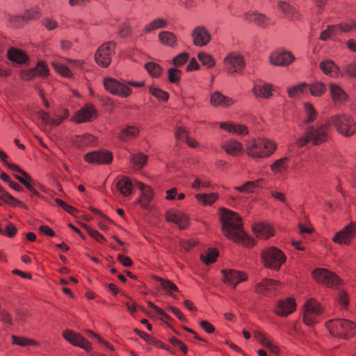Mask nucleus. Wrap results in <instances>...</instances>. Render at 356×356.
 I'll return each mask as SVG.
<instances>
[{"label": "nucleus", "mask_w": 356, "mask_h": 356, "mask_svg": "<svg viewBox=\"0 0 356 356\" xmlns=\"http://www.w3.org/2000/svg\"><path fill=\"white\" fill-rule=\"evenodd\" d=\"M191 37L193 44L199 47L207 45L211 40V33L204 26L195 27L191 33Z\"/></svg>", "instance_id": "obj_16"}, {"label": "nucleus", "mask_w": 356, "mask_h": 356, "mask_svg": "<svg viewBox=\"0 0 356 356\" xmlns=\"http://www.w3.org/2000/svg\"><path fill=\"white\" fill-rule=\"evenodd\" d=\"M51 117L49 113L40 110L38 112V118L46 126L58 127L70 116L69 110L66 108L59 106L53 113Z\"/></svg>", "instance_id": "obj_8"}, {"label": "nucleus", "mask_w": 356, "mask_h": 356, "mask_svg": "<svg viewBox=\"0 0 356 356\" xmlns=\"http://www.w3.org/2000/svg\"><path fill=\"white\" fill-rule=\"evenodd\" d=\"M337 33V26L335 25L328 26L327 28L321 33L319 39L322 41H326L332 36L336 35Z\"/></svg>", "instance_id": "obj_55"}, {"label": "nucleus", "mask_w": 356, "mask_h": 356, "mask_svg": "<svg viewBox=\"0 0 356 356\" xmlns=\"http://www.w3.org/2000/svg\"><path fill=\"white\" fill-rule=\"evenodd\" d=\"M199 203L204 206L212 205L218 199V194L211 193L209 194L199 193L195 195Z\"/></svg>", "instance_id": "obj_41"}, {"label": "nucleus", "mask_w": 356, "mask_h": 356, "mask_svg": "<svg viewBox=\"0 0 356 356\" xmlns=\"http://www.w3.org/2000/svg\"><path fill=\"white\" fill-rule=\"evenodd\" d=\"M220 219L223 234L229 239L244 243L246 240H250L243 229L242 219L236 213L222 208L220 209Z\"/></svg>", "instance_id": "obj_1"}, {"label": "nucleus", "mask_w": 356, "mask_h": 356, "mask_svg": "<svg viewBox=\"0 0 356 356\" xmlns=\"http://www.w3.org/2000/svg\"><path fill=\"white\" fill-rule=\"evenodd\" d=\"M49 70L47 65L43 62H38L35 68L29 70L24 74H22V78L25 81H29L35 76L45 77L48 75Z\"/></svg>", "instance_id": "obj_29"}, {"label": "nucleus", "mask_w": 356, "mask_h": 356, "mask_svg": "<svg viewBox=\"0 0 356 356\" xmlns=\"http://www.w3.org/2000/svg\"><path fill=\"white\" fill-rule=\"evenodd\" d=\"M261 257L264 266L275 270H278L286 261L284 252L275 247L265 248L261 253Z\"/></svg>", "instance_id": "obj_6"}, {"label": "nucleus", "mask_w": 356, "mask_h": 356, "mask_svg": "<svg viewBox=\"0 0 356 356\" xmlns=\"http://www.w3.org/2000/svg\"><path fill=\"white\" fill-rule=\"evenodd\" d=\"M19 173L21 175H15V177L30 191L31 198L33 196L42 197L38 190L44 191V186L38 181L33 180L24 170L22 169Z\"/></svg>", "instance_id": "obj_11"}, {"label": "nucleus", "mask_w": 356, "mask_h": 356, "mask_svg": "<svg viewBox=\"0 0 356 356\" xmlns=\"http://www.w3.org/2000/svg\"><path fill=\"white\" fill-rule=\"evenodd\" d=\"M221 147L227 154H229L232 156H237L241 154L243 152L242 143L234 139H230L224 142L221 145Z\"/></svg>", "instance_id": "obj_26"}, {"label": "nucleus", "mask_w": 356, "mask_h": 356, "mask_svg": "<svg viewBox=\"0 0 356 356\" xmlns=\"http://www.w3.org/2000/svg\"><path fill=\"white\" fill-rule=\"evenodd\" d=\"M295 58L290 51H277L271 54L270 61L274 65H288L291 64Z\"/></svg>", "instance_id": "obj_21"}, {"label": "nucleus", "mask_w": 356, "mask_h": 356, "mask_svg": "<svg viewBox=\"0 0 356 356\" xmlns=\"http://www.w3.org/2000/svg\"><path fill=\"white\" fill-rule=\"evenodd\" d=\"M327 120L328 124L333 126L336 131L344 137H350L356 134V122L349 115L337 114Z\"/></svg>", "instance_id": "obj_4"}, {"label": "nucleus", "mask_w": 356, "mask_h": 356, "mask_svg": "<svg viewBox=\"0 0 356 356\" xmlns=\"http://www.w3.org/2000/svg\"><path fill=\"white\" fill-rule=\"evenodd\" d=\"M219 252L217 249H209L205 254L201 255L202 261L207 265L214 263L218 257Z\"/></svg>", "instance_id": "obj_51"}, {"label": "nucleus", "mask_w": 356, "mask_h": 356, "mask_svg": "<svg viewBox=\"0 0 356 356\" xmlns=\"http://www.w3.org/2000/svg\"><path fill=\"white\" fill-rule=\"evenodd\" d=\"M223 275V281L235 288L238 284L247 280V275L241 271L232 269H223L221 270Z\"/></svg>", "instance_id": "obj_20"}, {"label": "nucleus", "mask_w": 356, "mask_h": 356, "mask_svg": "<svg viewBox=\"0 0 356 356\" xmlns=\"http://www.w3.org/2000/svg\"><path fill=\"white\" fill-rule=\"evenodd\" d=\"M159 42L167 47H174L177 45V38L172 32L162 31L158 35Z\"/></svg>", "instance_id": "obj_37"}, {"label": "nucleus", "mask_w": 356, "mask_h": 356, "mask_svg": "<svg viewBox=\"0 0 356 356\" xmlns=\"http://www.w3.org/2000/svg\"><path fill=\"white\" fill-rule=\"evenodd\" d=\"M197 58L200 60V61L201 62V63L203 65L206 66L207 68H211L216 64L215 60L213 58V56L207 53L200 52L197 54Z\"/></svg>", "instance_id": "obj_53"}, {"label": "nucleus", "mask_w": 356, "mask_h": 356, "mask_svg": "<svg viewBox=\"0 0 356 356\" xmlns=\"http://www.w3.org/2000/svg\"><path fill=\"white\" fill-rule=\"evenodd\" d=\"M243 19L251 23L255 24L261 28H267L274 25V22L271 18L267 17L264 14L255 12H248L243 14Z\"/></svg>", "instance_id": "obj_19"}, {"label": "nucleus", "mask_w": 356, "mask_h": 356, "mask_svg": "<svg viewBox=\"0 0 356 356\" xmlns=\"http://www.w3.org/2000/svg\"><path fill=\"white\" fill-rule=\"evenodd\" d=\"M330 93L335 104H342L347 100V94L337 84L331 83L330 85Z\"/></svg>", "instance_id": "obj_34"}, {"label": "nucleus", "mask_w": 356, "mask_h": 356, "mask_svg": "<svg viewBox=\"0 0 356 356\" xmlns=\"http://www.w3.org/2000/svg\"><path fill=\"white\" fill-rule=\"evenodd\" d=\"M8 58L18 64L26 63L29 60L28 55L22 49L11 47L7 52Z\"/></svg>", "instance_id": "obj_32"}, {"label": "nucleus", "mask_w": 356, "mask_h": 356, "mask_svg": "<svg viewBox=\"0 0 356 356\" xmlns=\"http://www.w3.org/2000/svg\"><path fill=\"white\" fill-rule=\"evenodd\" d=\"M168 81L171 83H178L181 79V70L171 67L168 71Z\"/></svg>", "instance_id": "obj_57"}, {"label": "nucleus", "mask_w": 356, "mask_h": 356, "mask_svg": "<svg viewBox=\"0 0 356 356\" xmlns=\"http://www.w3.org/2000/svg\"><path fill=\"white\" fill-rule=\"evenodd\" d=\"M71 141L72 145L78 149H84L97 144V138L89 134L74 136L72 138Z\"/></svg>", "instance_id": "obj_24"}, {"label": "nucleus", "mask_w": 356, "mask_h": 356, "mask_svg": "<svg viewBox=\"0 0 356 356\" xmlns=\"http://www.w3.org/2000/svg\"><path fill=\"white\" fill-rule=\"evenodd\" d=\"M277 147V143L272 140L257 138L246 145L245 152L252 159H266L275 152Z\"/></svg>", "instance_id": "obj_3"}, {"label": "nucleus", "mask_w": 356, "mask_h": 356, "mask_svg": "<svg viewBox=\"0 0 356 356\" xmlns=\"http://www.w3.org/2000/svg\"><path fill=\"white\" fill-rule=\"evenodd\" d=\"M165 218L168 222L177 225L180 229H185L189 225V218L186 214L180 211H168Z\"/></svg>", "instance_id": "obj_23"}, {"label": "nucleus", "mask_w": 356, "mask_h": 356, "mask_svg": "<svg viewBox=\"0 0 356 356\" xmlns=\"http://www.w3.org/2000/svg\"><path fill=\"white\" fill-rule=\"evenodd\" d=\"M139 133L140 129L138 127L129 125L121 129L118 138L122 141H127L136 138Z\"/></svg>", "instance_id": "obj_36"}, {"label": "nucleus", "mask_w": 356, "mask_h": 356, "mask_svg": "<svg viewBox=\"0 0 356 356\" xmlns=\"http://www.w3.org/2000/svg\"><path fill=\"white\" fill-rule=\"evenodd\" d=\"M356 235V222H350L347 226L337 232L332 241L339 245H349Z\"/></svg>", "instance_id": "obj_13"}, {"label": "nucleus", "mask_w": 356, "mask_h": 356, "mask_svg": "<svg viewBox=\"0 0 356 356\" xmlns=\"http://www.w3.org/2000/svg\"><path fill=\"white\" fill-rule=\"evenodd\" d=\"M189 59V54L186 52H183L178 54L172 60V64L177 68L183 66Z\"/></svg>", "instance_id": "obj_58"}, {"label": "nucleus", "mask_w": 356, "mask_h": 356, "mask_svg": "<svg viewBox=\"0 0 356 356\" xmlns=\"http://www.w3.org/2000/svg\"><path fill=\"white\" fill-rule=\"evenodd\" d=\"M252 229L258 238L268 239L274 235L273 227L268 224L258 223L252 226Z\"/></svg>", "instance_id": "obj_33"}, {"label": "nucleus", "mask_w": 356, "mask_h": 356, "mask_svg": "<svg viewBox=\"0 0 356 356\" xmlns=\"http://www.w3.org/2000/svg\"><path fill=\"white\" fill-rule=\"evenodd\" d=\"M138 188L142 192L143 200H145L147 204H148L153 199L154 196L152 188L141 182L138 183Z\"/></svg>", "instance_id": "obj_54"}, {"label": "nucleus", "mask_w": 356, "mask_h": 356, "mask_svg": "<svg viewBox=\"0 0 356 356\" xmlns=\"http://www.w3.org/2000/svg\"><path fill=\"white\" fill-rule=\"evenodd\" d=\"M149 91L159 101L167 102L169 99L168 93L158 87L151 86L149 87Z\"/></svg>", "instance_id": "obj_52"}, {"label": "nucleus", "mask_w": 356, "mask_h": 356, "mask_svg": "<svg viewBox=\"0 0 356 356\" xmlns=\"http://www.w3.org/2000/svg\"><path fill=\"white\" fill-rule=\"evenodd\" d=\"M325 325L330 334L334 337L346 338L356 333V325L347 319H331L326 322Z\"/></svg>", "instance_id": "obj_5"}, {"label": "nucleus", "mask_w": 356, "mask_h": 356, "mask_svg": "<svg viewBox=\"0 0 356 356\" xmlns=\"http://www.w3.org/2000/svg\"><path fill=\"white\" fill-rule=\"evenodd\" d=\"M116 188L123 196H128L131 193L133 184L128 177H122L117 181Z\"/></svg>", "instance_id": "obj_38"}, {"label": "nucleus", "mask_w": 356, "mask_h": 356, "mask_svg": "<svg viewBox=\"0 0 356 356\" xmlns=\"http://www.w3.org/2000/svg\"><path fill=\"white\" fill-rule=\"evenodd\" d=\"M343 70L348 76L351 77H356V61L346 65L343 67Z\"/></svg>", "instance_id": "obj_64"}, {"label": "nucleus", "mask_w": 356, "mask_h": 356, "mask_svg": "<svg viewBox=\"0 0 356 356\" xmlns=\"http://www.w3.org/2000/svg\"><path fill=\"white\" fill-rule=\"evenodd\" d=\"M303 322L312 326L318 322L317 317L323 313V306L315 299L307 300L303 305Z\"/></svg>", "instance_id": "obj_7"}, {"label": "nucleus", "mask_w": 356, "mask_h": 356, "mask_svg": "<svg viewBox=\"0 0 356 356\" xmlns=\"http://www.w3.org/2000/svg\"><path fill=\"white\" fill-rule=\"evenodd\" d=\"M56 203L60 207L63 209H64L65 211H67L68 213L71 215H74L75 212H76V209L73 207L72 206L69 205L62 200L59 198L55 199Z\"/></svg>", "instance_id": "obj_62"}, {"label": "nucleus", "mask_w": 356, "mask_h": 356, "mask_svg": "<svg viewBox=\"0 0 356 356\" xmlns=\"http://www.w3.org/2000/svg\"><path fill=\"white\" fill-rule=\"evenodd\" d=\"M308 87L309 86L305 83L290 87L287 89L288 95L291 98L299 97L307 90Z\"/></svg>", "instance_id": "obj_44"}, {"label": "nucleus", "mask_w": 356, "mask_h": 356, "mask_svg": "<svg viewBox=\"0 0 356 356\" xmlns=\"http://www.w3.org/2000/svg\"><path fill=\"white\" fill-rule=\"evenodd\" d=\"M63 338L72 345L80 347L86 351L92 348L91 343L79 333L67 329L63 332Z\"/></svg>", "instance_id": "obj_15"}, {"label": "nucleus", "mask_w": 356, "mask_h": 356, "mask_svg": "<svg viewBox=\"0 0 356 356\" xmlns=\"http://www.w3.org/2000/svg\"><path fill=\"white\" fill-rule=\"evenodd\" d=\"M280 285L281 283L279 281L266 278L256 284L254 291L257 293L264 294L277 289Z\"/></svg>", "instance_id": "obj_25"}, {"label": "nucleus", "mask_w": 356, "mask_h": 356, "mask_svg": "<svg viewBox=\"0 0 356 356\" xmlns=\"http://www.w3.org/2000/svg\"><path fill=\"white\" fill-rule=\"evenodd\" d=\"M155 280L159 281L165 290L166 293L174 298H177V296L173 294V292H178L179 289L175 284L168 280H164L158 276H155Z\"/></svg>", "instance_id": "obj_40"}, {"label": "nucleus", "mask_w": 356, "mask_h": 356, "mask_svg": "<svg viewBox=\"0 0 356 356\" xmlns=\"http://www.w3.org/2000/svg\"><path fill=\"white\" fill-rule=\"evenodd\" d=\"M336 26H337V31L340 30L344 33H348L356 29V22L355 21H350Z\"/></svg>", "instance_id": "obj_61"}, {"label": "nucleus", "mask_w": 356, "mask_h": 356, "mask_svg": "<svg viewBox=\"0 0 356 356\" xmlns=\"http://www.w3.org/2000/svg\"><path fill=\"white\" fill-rule=\"evenodd\" d=\"M96 114V109L91 104H86L79 110L72 118V121L76 124H81L91 120Z\"/></svg>", "instance_id": "obj_22"}, {"label": "nucleus", "mask_w": 356, "mask_h": 356, "mask_svg": "<svg viewBox=\"0 0 356 356\" xmlns=\"http://www.w3.org/2000/svg\"><path fill=\"white\" fill-rule=\"evenodd\" d=\"M277 8L282 12L284 17L291 20L300 19L299 12L289 3L280 1L277 2Z\"/></svg>", "instance_id": "obj_28"}, {"label": "nucleus", "mask_w": 356, "mask_h": 356, "mask_svg": "<svg viewBox=\"0 0 356 356\" xmlns=\"http://www.w3.org/2000/svg\"><path fill=\"white\" fill-rule=\"evenodd\" d=\"M42 24L48 30L52 31L57 28L58 23L56 20L49 17H45L42 20Z\"/></svg>", "instance_id": "obj_63"}, {"label": "nucleus", "mask_w": 356, "mask_h": 356, "mask_svg": "<svg viewBox=\"0 0 356 356\" xmlns=\"http://www.w3.org/2000/svg\"><path fill=\"white\" fill-rule=\"evenodd\" d=\"M115 47L116 43L113 41L105 42L99 46L95 55L96 63L102 67H107L111 62Z\"/></svg>", "instance_id": "obj_10"}, {"label": "nucleus", "mask_w": 356, "mask_h": 356, "mask_svg": "<svg viewBox=\"0 0 356 356\" xmlns=\"http://www.w3.org/2000/svg\"><path fill=\"white\" fill-rule=\"evenodd\" d=\"M254 339L264 347L270 345V340L266 336V334L259 330H256L253 333Z\"/></svg>", "instance_id": "obj_59"}, {"label": "nucleus", "mask_w": 356, "mask_h": 356, "mask_svg": "<svg viewBox=\"0 0 356 356\" xmlns=\"http://www.w3.org/2000/svg\"><path fill=\"white\" fill-rule=\"evenodd\" d=\"M330 126L327 120L325 123L321 124L316 127L314 126L307 127L303 136L296 140V146L302 148L309 143H312L313 145H320L328 142L330 138Z\"/></svg>", "instance_id": "obj_2"}, {"label": "nucleus", "mask_w": 356, "mask_h": 356, "mask_svg": "<svg viewBox=\"0 0 356 356\" xmlns=\"http://www.w3.org/2000/svg\"><path fill=\"white\" fill-rule=\"evenodd\" d=\"M210 103L213 106H229L234 104V100L217 91L211 95Z\"/></svg>", "instance_id": "obj_35"}, {"label": "nucleus", "mask_w": 356, "mask_h": 356, "mask_svg": "<svg viewBox=\"0 0 356 356\" xmlns=\"http://www.w3.org/2000/svg\"><path fill=\"white\" fill-rule=\"evenodd\" d=\"M319 67L325 75L330 77H338L339 76V67L331 60H323L321 62Z\"/></svg>", "instance_id": "obj_30"}, {"label": "nucleus", "mask_w": 356, "mask_h": 356, "mask_svg": "<svg viewBox=\"0 0 356 356\" xmlns=\"http://www.w3.org/2000/svg\"><path fill=\"white\" fill-rule=\"evenodd\" d=\"M220 127L230 133L238 136H245L248 134V129L245 125L237 124L232 122H221L219 124Z\"/></svg>", "instance_id": "obj_27"}, {"label": "nucleus", "mask_w": 356, "mask_h": 356, "mask_svg": "<svg viewBox=\"0 0 356 356\" xmlns=\"http://www.w3.org/2000/svg\"><path fill=\"white\" fill-rule=\"evenodd\" d=\"M224 64L230 74L240 72L245 66L244 58L238 53H231L224 59Z\"/></svg>", "instance_id": "obj_14"}, {"label": "nucleus", "mask_w": 356, "mask_h": 356, "mask_svg": "<svg viewBox=\"0 0 356 356\" xmlns=\"http://www.w3.org/2000/svg\"><path fill=\"white\" fill-rule=\"evenodd\" d=\"M261 179L246 181L243 185L234 188V190L243 193H252L254 190L259 186V181Z\"/></svg>", "instance_id": "obj_45"}, {"label": "nucleus", "mask_w": 356, "mask_h": 356, "mask_svg": "<svg viewBox=\"0 0 356 356\" xmlns=\"http://www.w3.org/2000/svg\"><path fill=\"white\" fill-rule=\"evenodd\" d=\"M289 159L287 157H282L280 159L276 160L270 165L271 171L276 174H282L286 172L288 169L287 162Z\"/></svg>", "instance_id": "obj_42"}, {"label": "nucleus", "mask_w": 356, "mask_h": 356, "mask_svg": "<svg viewBox=\"0 0 356 356\" xmlns=\"http://www.w3.org/2000/svg\"><path fill=\"white\" fill-rule=\"evenodd\" d=\"M304 110L305 113V123L313 122L316 119L317 116V113L314 106L310 103L306 102L304 104Z\"/></svg>", "instance_id": "obj_49"}, {"label": "nucleus", "mask_w": 356, "mask_h": 356, "mask_svg": "<svg viewBox=\"0 0 356 356\" xmlns=\"http://www.w3.org/2000/svg\"><path fill=\"white\" fill-rule=\"evenodd\" d=\"M145 67L152 77L159 78L163 73V69L160 65L154 62H148Z\"/></svg>", "instance_id": "obj_48"}, {"label": "nucleus", "mask_w": 356, "mask_h": 356, "mask_svg": "<svg viewBox=\"0 0 356 356\" xmlns=\"http://www.w3.org/2000/svg\"><path fill=\"white\" fill-rule=\"evenodd\" d=\"M86 162L97 165H107L112 162L113 155L109 151L91 152L84 156Z\"/></svg>", "instance_id": "obj_18"}, {"label": "nucleus", "mask_w": 356, "mask_h": 356, "mask_svg": "<svg viewBox=\"0 0 356 356\" xmlns=\"http://www.w3.org/2000/svg\"><path fill=\"white\" fill-rule=\"evenodd\" d=\"M82 226L87 231L88 234L91 236L92 238H94L97 241L101 243H104L106 242V238H104V236L98 231L91 228L86 224H83Z\"/></svg>", "instance_id": "obj_56"}, {"label": "nucleus", "mask_w": 356, "mask_h": 356, "mask_svg": "<svg viewBox=\"0 0 356 356\" xmlns=\"http://www.w3.org/2000/svg\"><path fill=\"white\" fill-rule=\"evenodd\" d=\"M273 86L270 84L264 83L256 84L252 88L254 96L257 98L269 99L273 96Z\"/></svg>", "instance_id": "obj_31"}, {"label": "nucleus", "mask_w": 356, "mask_h": 356, "mask_svg": "<svg viewBox=\"0 0 356 356\" xmlns=\"http://www.w3.org/2000/svg\"><path fill=\"white\" fill-rule=\"evenodd\" d=\"M147 156L143 153H138L131 155V162L134 170H138L144 167L147 161Z\"/></svg>", "instance_id": "obj_43"}, {"label": "nucleus", "mask_w": 356, "mask_h": 356, "mask_svg": "<svg viewBox=\"0 0 356 356\" xmlns=\"http://www.w3.org/2000/svg\"><path fill=\"white\" fill-rule=\"evenodd\" d=\"M325 85L321 81H315L310 84L309 92L314 97H320L326 92Z\"/></svg>", "instance_id": "obj_47"}, {"label": "nucleus", "mask_w": 356, "mask_h": 356, "mask_svg": "<svg viewBox=\"0 0 356 356\" xmlns=\"http://www.w3.org/2000/svg\"><path fill=\"white\" fill-rule=\"evenodd\" d=\"M12 343L15 345H17L19 346H38V343L36 341L31 339L27 337H19V336H13L12 337Z\"/></svg>", "instance_id": "obj_50"}, {"label": "nucleus", "mask_w": 356, "mask_h": 356, "mask_svg": "<svg viewBox=\"0 0 356 356\" xmlns=\"http://www.w3.org/2000/svg\"><path fill=\"white\" fill-rule=\"evenodd\" d=\"M312 277L317 282L328 286H337L341 281L334 273L324 268H317L313 270Z\"/></svg>", "instance_id": "obj_12"}, {"label": "nucleus", "mask_w": 356, "mask_h": 356, "mask_svg": "<svg viewBox=\"0 0 356 356\" xmlns=\"http://www.w3.org/2000/svg\"><path fill=\"white\" fill-rule=\"evenodd\" d=\"M0 200L12 207H25L22 202L17 200L15 197L9 194L6 191L3 193V194H0Z\"/></svg>", "instance_id": "obj_46"}, {"label": "nucleus", "mask_w": 356, "mask_h": 356, "mask_svg": "<svg viewBox=\"0 0 356 356\" xmlns=\"http://www.w3.org/2000/svg\"><path fill=\"white\" fill-rule=\"evenodd\" d=\"M105 90L109 93L121 97H128L132 92L131 88L124 82L113 78H105L103 81Z\"/></svg>", "instance_id": "obj_9"}, {"label": "nucleus", "mask_w": 356, "mask_h": 356, "mask_svg": "<svg viewBox=\"0 0 356 356\" xmlns=\"http://www.w3.org/2000/svg\"><path fill=\"white\" fill-rule=\"evenodd\" d=\"M168 25V21L167 19L162 17H158L146 24L144 26L143 31L145 33H149L157 29L166 28Z\"/></svg>", "instance_id": "obj_39"}, {"label": "nucleus", "mask_w": 356, "mask_h": 356, "mask_svg": "<svg viewBox=\"0 0 356 356\" xmlns=\"http://www.w3.org/2000/svg\"><path fill=\"white\" fill-rule=\"evenodd\" d=\"M296 301L292 298H286L277 300L274 308V312L278 316H287L296 309Z\"/></svg>", "instance_id": "obj_17"}, {"label": "nucleus", "mask_w": 356, "mask_h": 356, "mask_svg": "<svg viewBox=\"0 0 356 356\" xmlns=\"http://www.w3.org/2000/svg\"><path fill=\"white\" fill-rule=\"evenodd\" d=\"M210 186V181L203 178H196L191 184V187L195 190H200L201 188H209Z\"/></svg>", "instance_id": "obj_60"}]
</instances>
